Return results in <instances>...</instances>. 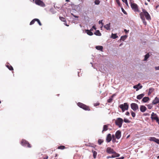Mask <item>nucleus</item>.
<instances>
[{
    "label": "nucleus",
    "instance_id": "41",
    "mask_svg": "<svg viewBox=\"0 0 159 159\" xmlns=\"http://www.w3.org/2000/svg\"><path fill=\"white\" fill-rule=\"evenodd\" d=\"M112 98H110V99H109L108 100H107V102H112Z\"/></svg>",
    "mask_w": 159,
    "mask_h": 159
},
{
    "label": "nucleus",
    "instance_id": "48",
    "mask_svg": "<svg viewBox=\"0 0 159 159\" xmlns=\"http://www.w3.org/2000/svg\"><path fill=\"white\" fill-rule=\"evenodd\" d=\"M124 157H120L119 158H116V159H124Z\"/></svg>",
    "mask_w": 159,
    "mask_h": 159
},
{
    "label": "nucleus",
    "instance_id": "34",
    "mask_svg": "<svg viewBox=\"0 0 159 159\" xmlns=\"http://www.w3.org/2000/svg\"><path fill=\"white\" fill-rule=\"evenodd\" d=\"M35 20H36V21H37L38 22L40 26H41L42 25V24L39 19H35Z\"/></svg>",
    "mask_w": 159,
    "mask_h": 159
},
{
    "label": "nucleus",
    "instance_id": "31",
    "mask_svg": "<svg viewBox=\"0 0 159 159\" xmlns=\"http://www.w3.org/2000/svg\"><path fill=\"white\" fill-rule=\"evenodd\" d=\"M124 122L125 123H130V121L128 119H126V118H124Z\"/></svg>",
    "mask_w": 159,
    "mask_h": 159
},
{
    "label": "nucleus",
    "instance_id": "51",
    "mask_svg": "<svg viewBox=\"0 0 159 159\" xmlns=\"http://www.w3.org/2000/svg\"><path fill=\"white\" fill-rule=\"evenodd\" d=\"M114 158V157H112V156L111 157H110V156L107 157V159H108L109 158Z\"/></svg>",
    "mask_w": 159,
    "mask_h": 159
},
{
    "label": "nucleus",
    "instance_id": "14",
    "mask_svg": "<svg viewBox=\"0 0 159 159\" xmlns=\"http://www.w3.org/2000/svg\"><path fill=\"white\" fill-rule=\"evenodd\" d=\"M140 109L142 112H143L146 110L147 108L144 106L141 105L140 106Z\"/></svg>",
    "mask_w": 159,
    "mask_h": 159
},
{
    "label": "nucleus",
    "instance_id": "53",
    "mask_svg": "<svg viewBox=\"0 0 159 159\" xmlns=\"http://www.w3.org/2000/svg\"><path fill=\"white\" fill-rule=\"evenodd\" d=\"M122 1L124 2H127V0H122Z\"/></svg>",
    "mask_w": 159,
    "mask_h": 159
},
{
    "label": "nucleus",
    "instance_id": "47",
    "mask_svg": "<svg viewBox=\"0 0 159 159\" xmlns=\"http://www.w3.org/2000/svg\"><path fill=\"white\" fill-rule=\"evenodd\" d=\"M71 15L74 17H76V18H78V16H75V15H74L72 13H71Z\"/></svg>",
    "mask_w": 159,
    "mask_h": 159
},
{
    "label": "nucleus",
    "instance_id": "27",
    "mask_svg": "<svg viewBox=\"0 0 159 159\" xmlns=\"http://www.w3.org/2000/svg\"><path fill=\"white\" fill-rule=\"evenodd\" d=\"M111 37L113 39H115L116 38H117L118 37L117 36L116 34H112Z\"/></svg>",
    "mask_w": 159,
    "mask_h": 159
},
{
    "label": "nucleus",
    "instance_id": "61",
    "mask_svg": "<svg viewBox=\"0 0 159 159\" xmlns=\"http://www.w3.org/2000/svg\"><path fill=\"white\" fill-rule=\"evenodd\" d=\"M93 30V28H92L91 29H90V31H92Z\"/></svg>",
    "mask_w": 159,
    "mask_h": 159
},
{
    "label": "nucleus",
    "instance_id": "42",
    "mask_svg": "<svg viewBox=\"0 0 159 159\" xmlns=\"http://www.w3.org/2000/svg\"><path fill=\"white\" fill-rule=\"evenodd\" d=\"M122 10L124 14H127L126 12L124 10V9L123 8H122Z\"/></svg>",
    "mask_w": 159,
    "mask_h": 159
},
{
    "label": "nucleus",
    "instance_id": "28",
    "mask_svg": "<svg viewBox=\"0 0 159 159\" xmlns=\"http://www.w3.org/2000/svg\"><path fill=\"white\" fill-rule=\"evenodd\" d=\"M127 37V36L126 35L122 36L121 37L120 39L124 41L126 39Z\"/></svg>",
    "mask_w": 159,
    "mask_h": 159
},
{
    "label": "nucleus",
    "instance_id": "15",
    "mask_svg": "<svg viewBox=\"0 0 159 159\" xmlns=\"http://www.w3.org/2000/svg\"><path fill=\"white\" fill-rule=\"evenodd\" d=\"M152 104L155 105L159 103V99L157 97L155 98V99L152 101Z\"/></svg>",
    "mask_w": 159,
    "mask_h": 159
},
{
    "label": "nucleus",
    "instance_id": "12",
    "mask_svg": "<svg viewBox=\"0 0 159 159\" xmlns=\"http://www.w3.org/2000/svg\"><path fill=\"white\" fill-rule=\"evenodd\" d=\"M107 152L108 153H115V152L111 148L108 147L107 148Z\"/></svg>",
    "mask_w": 159,
    "mask_h": 159
},
{
    "label": "nucleus",
    "instance_id": "5",
    "mask_svg": "<svg viewBox=\"0 0 159 159\" xmlns=\"http://www.w3.org/2000/svg\"><path fill=\"white\" fill-rule=\"evenodd\" d=\"M130 3L132 9L135 11H138V9L137 5L135 3H132L131 1L130 2Z\"/></svg>",
    "mask_w": 159,
    "mask_h": 159
},
{
    "label": "nucleus",
    "instance_id": "6",
    "mask_svg": "<svg viewBox=\"0 0 159 159\" xmlns=\"http://www.w3.org/2000/svg\"><path fill=\"white\" fill-rule=\"evenodd\" d=\"M131 108L134 111H136L138 110L139 107L138 105L135 103H132L131 104Z\"/></svg>",
    "mask_w": 159,
    "mask_h": 159
},
{
    "label": "nucleus",
    "instance_id": "46",
    "mask_svg": "<svg viewBox=\"0 0 159 159\" xmlns=\"http://www.w3.org/2000/svg\"><path fill=\"white\" fill-rule=\"evenodd\" d=\"M116 1L117 2V4L119 5H120V1H119V0H116Z\"/></svg>",
    "mask_w": 159,
    "mask_h": 159
},
{
    "label": "nucleus",
    "instance_id": "22",
    "mask_svg": "<svg viewBox=\"0 0 159 159\" xmlns=\"http://www.w3.org/2000/svg\"><path fill=\"white\" fill-rule=\"evenodd\" d=\"M94 34L98 36H101V34L100 33L99 30H96Z\"/></svg>",
    "mask_w": 159,
    "mask_h": 159
},
{
    "label": "nucleus",
    "instance_id": "16",
    "mask_svg": "<svg viewBox=\"0 0 159 159\" xmlns=\"http://www.w3.org/2000/svg\"><path fill=\"white\" fill-rule=\"evenodd\" d=\"M111 140V134H109L107 136L106 138V140L107 142H110Z\"/></svg>",
    "mask_w": 159,
    "mask_h": 159
},
{
    "label": "nucleus",
    "instance_id": "57",
    "mask_svg": "<svg viewBox=\"0 0 159 159\" xmlns=\"http://www.w3.org/2000/svg\"><path fill=\"white\" fill-rule=\"evenodd\" d=\"M125 4H126V5L127 6H128V3L127 2H127H125Z\"/></svg>",
    "mask_w": 159,
    "mask_h": 159
},
{
    "label": "nucleus",
    "instance_id": "17",
    "mask_svg": "<svg viewBox=\"0 0 159 159\" xmlns=\"http://www.w3.org/2000/svg\"><path fill=\"white\" fill-rule=\"evenodd\" d=\"M110 27H111V23H109L106 24L104 26V27L107 30H110Z\"/></svg>",
    "mask_w": 159,
    "mask_h": 159
},
{
    "label": "nucleus",
    "instance_id": "23",
    "mask_svg": "<svg viewBox=\"0 0 159 159\" xmlns=\"http://www.w3.org/2000/svg\"><path fill=\"white\" fill-rule=\"evenodd\" d=\"M96 48L97 50L102 51L103 49V47L102 46H96Z\"/></svg>",
    "mask_w": 159,
    "mask_h": 159
},
{
    "label": "nucleus",
    "instance_id": "26",
    "mask_svg": "<svg viewBox=\"0 0 159 159\" xmlns=\"http://www.w3.org/2000/svg\"><path fill=\"white\" fill-rule=\"evenodd\" d=\"M92 152L93 153V157L94 158H95L96 157L97 155V152L96 151L93 150L92 151Z\"/></svg>",
    "mask_w": 159,
    "mask_h": 159
},
{
    "label": "nucleus",
    "instance_id": "54",
    "mask_svg": "<svg viewBox=\"0 0 159 159\" xmlns=\"http://www.w3.org/2000/svg\"><path fill=\"white\" fill-rule=\"evenodd\" d=\"M156 114L154 113V112H152V114H151V115H152V116H154V115H156Z\"/></svg>",
    "mask_w": 159,
    "mask_h": 159
},
{
    "label": "nucleus",
    "instance_id": "13",
    "mask_svg": "<svg viewBox=\"0 0 159 159\" xmlns=\"http://www.w3.org/2000/svg\"><path fill=\"white\" fill-rule=\"evenodd\" d=\"M151 141H153L159 144V139L154 137H151L149 139Z\"/></svg>",
    "mask_w": 159,
    "mask_h": 159
},
{
    "label": "nucleus",
    "instance_id": "37",
    "mask_svg": "<svg viewBox=\"0 0 159 159\" xmlns=\"http://www.w3.org/2000/svg\"><path fill=\"white\" fill-rule=\"evenodd\" d=\"M103 142V140L101 139H99L98 140V143L101 144Z\"/></svg>",
    "mask_w": 159,
    "mask_h": 159
},
{
    "label": "nucleus",
    "instance_id": "40",
    "mask_svg": "<svg viewBox=\"0 0 159 159\" xmlns=\"http://www.w3.org/2000/svg\"><path fill=\"white\" fill-rule=\"evenodd\" d=\"M131 115H132V117H134L135 116V113L133 111H132V112H131Z\"/></svg>",
    "mask_w": 159,
    "mask_h": 159
},
{
    "label": "nucleus",
    "instance_id": "33",
    "mask_svg": "<svg viewBox=\"0 0 159 159\" xmlns=\"http://www.w3.org/2000/svg\"><path fill=\"white\" fill-rule=\"evenodd\" d=\"M65 147L64 146H60L58 147V148L59 149H63L65 148Z\"/></svg>",
    "mask_w": 159,
    "mask_h": 159
},
{
    "label": "nucleus",
    "instance_id": "63",
    "mask_svg": "<svg viewBox=\"0 0 159 159\" xmlns=\"http://www.w3.org/2000/svg\"><path fill=\"white\" fill-rule=\"evenodd\" d=\"M115 141V140L114 139H113V140H112V141L113 142H114Z\"/></svg>",
    "mask_w": 159,
    "mask_h": 159
},
{
    "label": "nucleus",
    "instance_id": "25",
    "mask_svg": "<svg viewBox=\"0 0 159 159\" xmlns=\"http://www.w3.org/2000/svg\"><path fill=\"white\" fill-rule=\"evenodd\" d=\"M113 154H114L112 155V157H118L120 156L119 154L116 153L115 152V153H114Z\"/></svg>",
    "mask_w": 159,
    "mask_h": 159
},
{
    "label": "nucleus",
    "instance_id": "21",
    "mask_svg": "<svg viewBox=\"0 0 159 159\" xmlns=\"http://www.w3.org/2000/svg\"><path fill=\"white\" fill-rule=\"evenodd\" d=\"M150 57V55L149 53H147L144 56V58L143 60V61H146L148 59L149 57Z\"/></svg>",
    "mask_w": 159,
    "mask_h": 159
},
{
    "label": "nucleus",
    "instance_id": "30",
    "mask_svg": "<svg viewBox=\"0 0 159 159\" xmlns=\"http://www.w3.org/2000/svg\"><path fill=\"white\" fill-rule=\"evenodd\" d=\"M60 19L63 22H66V21L65 20V19L63 17L60 16L59 17Z\"/></svg>",
    "mask_w": 159,
    "mask_h": 159
},
{
    "label": "nucleus",
    "instance_id": "35",
    "mask_svg": "<svg viewBox=\"0 0 159 159\" xmlns=\"http://www.w3.org/2000/svg\"><path fill=\"white\" fill-rule=\"evenodd\" d=\"M94 2L95 4L98 5L99 4L100 1L99 0H96Z\"/></svg>",
    "mask_w": 159,
    "mask_h": 159
},
{
    "label": "nucleus",
    "instance_id": "62",
    "mask_svg": "<svg viewBox=\"0 0 159 159\" xmlns=\"http://www.w3.org/2000/svg\"><path fill=\"white\" fill-rule=\"evenodd\" d=\"M66 1L67 2H69V0H66Z\"/></svg>",
    "mask_w": 159,
    "mask_h": 159
},
{
    "label": "nucleus",
    "instance_id": "45",
    "mask_svg": "<svg viewBox=\"0 0 159 159\" xmlns=\"http://www.w3.org/2000/svg\"><path fill=\"white\" fill-rule=\"evenodd\" d=\"M99 103H95L94 104V106H96L99 105Z\"/></svg>",
    "mask_w": 159,
    "mask_h": 159
},
{
    "label": "nucleus",
    "instance_id": "1",
    "mask_svg": "<svg viewBox=\"0 0 159 159\" xmlns=\"http://www.w3.org/2000/svg\"><path fill=\"white\" fill-rule=\"evenodd\" d=\"M140 17H144V16L145 18L147 20H149L151 19L150 16L149 14L146 11V10L143 9H142V12L140 14Z\"/></svg>",
    "mask_w": 159,
    "mask_h": 159
},
{
    "label": "nucleus",
    "instance_id": "29",
    "mask_svg": "<svg viewBox=\"0 0 159 159\" xmlns=\"http://www.w3.org/2000/svg\"><path fill=\"white\" fill-rule=\"evenodd\" d=\"M141 18L143 22V23L145 25H146V22L145 21L144 17H143V16H142V17H141Z\"/></svg>",
    "mask_w": 159,
    "mask_h": 159
},
{
    "label": "nucleus",
    "instance_id": "60",
    "mask_svg": "<svg viewBox=\"0 0 159 159\" xmlns=\"http://www.w3.org/2000/svg\"><path fill=\"white\" fill-rule=\"evenodd\" d=\"M122 44H123L122 43H121V44L119 45V46H121L122 45Z\"/></svg>",
    "mask_w": 159,
    "mask_h": 159
},
{
    "label": "nucleus",
    "instance_id": "52",
    "mask_svg": "<svg viewBox=\"0 0 159 159\" xmlns=\"http://www.w3.org/2000/svg\"><path fill=\"white\" fill-rule=\"evenodd\" d=\"M93 29H94L95 30H96V28L94 26H93V27H92V28Z\"/></svg>",
    "mask_w": 159,
    "mask_h": 159
},
{
    "label": "nucleus",
    "instance_id": "4",
    "mask_svg": "<svg viewBox=\"0 0 159 159\" xmlns=\"http://www.w3.org/2000/svg\"><path fill=\"white\" fill-rule=\"evenodd\" d=\"M77 105L78 106H79L80 107L83 108L84 110H90L88 106L82 103L79 102L78 103Z\"/></svg>",
    "mask_w": 159,
    "mask_h": 159
},
{
    "label": "nucleus",
    "instance_id": "8",
    "mask_svg": "<svg viewBox=\"0 0 159 159\" xmlns=\"http://www.w3.org/2000/svg\"><path fill=\"white\" fill-rule=\"evenodd\" d=\"M151 118L152 120H155L156 121V122L159 124V119L157 114L154 115L153 116H152V115H151Z\"/></svg>",
    "mask_w": 159,
    "mask_h": 159
},
{
    "label": "nucleus",
    "instance_id": "59",
    "mask_svg": "<svg viewBox=\"0 0 159 159\" xmlns=\"http://www.w3.org/2000/svg\"><path fill=\"white\" fill-rule=\"evenodd\" d=\"M116 95L115 94H113L112 96H111V98H113V97L114 96H115Z\"/></svg>",
    "mask_w": 159,
    "mask_h": 159
},
{
    "label": "nucleus",
    "instance_id": "50",
    "mask_svg": "<svg viewBox=\"0 0 159 159\" xmlns=\"http://www.w3.org/2000/svg\"><path fill=\"white\" fill-rule=\"evenodd\" d=\"M129 112L127 111L126 113V115H129Z\"/></svg>",
    "mask_w": 159,
    "mask_h": 159
},
{
    "label": "nucleus",
    "instance_id": "43",
    "mask_svg": "<svg viewBox=\"0 0 159 159\" xmlns=\"http://www.w3.org/2000/svg\"><path fill=\"white\" fill-rule=\"evenodd\" d=\"M155 69L156 70H159V66L155 67Z\"/></svg>",
    "mask_w": 159,
    "mask_h": 159
},
{
    "label": "nucleus",
    "instance_id": "7",
    "mask_svg": "<svg viewBox=\"0 0 159 159\" xmlns=\"http://www.w3.org/2000/svg\"><path fill=\"white\" fill-rule=\"evenodd\" d=\"M35 3L39 5L42 7L45 6V4L43 2L40 0H36L35 1Z\"/></svg>",
    "mask_w": 159,
    "mask_h": 159
},
{
    "label": "nucleus",
    "instance_id": "44",
    "mask_svg": "<svg viewBox=\"0 0 159 159\" xmlns=\"http://www.w3.org/2000/svg\"><path fill=\"white\" fill-rule=\"evenodd\" d=\"M102 20H100L98 22V23L99 24H101V25H102V24H103L102 22Z\"/></svg>",
    "mask_w": 159,
    "mask_h": 159
},
{
    "label": "nucleus",
    "instance_id": "58",
    "mask_svg": "<svg viewBox=\"0 0 159 159\" xmlns=\"http://www.w3.org/2000/svg\"><path fill=\"white\" fill-rule=\"evenodd\" d=\"M103 24H102V25H101V28H102V27L103 26Z\"/></svg>",
    "mask_w": 159,
    "mask_h": 159
},
{
    "label": "nucleus",
    "instance_id": "56",
    "mask_svg": "<svg viewBox=\"0 0 159 159\" xmlns=\"http://www.w3.org/2000/svg\"><path fill=\"white\" fill-rule=\"evenodd\" d=\"M125 4H126V5L127 6H128V3L127 2H127H125Z\"/></svg>",
    "mask_w": 159,
    "mask_h": 159
},
{
    "label": "nucleus",
    "instance_id": "32",
    "mask_svg": "<svg viewBox=\"0 0 159 159\" xmlns=\"http://www.w3.org/2000/svg\"><path fill=\"white\" fill-rule=\"evenodd\" d=\"M147 107L149 109H151L152 107V104H149L147 105Z\"/></svg>",
    "mask_w": 159,
    "mask_h": 159
},
{
    "label": "nucleus",
    "instance_id": "20",
    "mask_svg": "<svg viewBox=\"0 0 159 159\" xmlns=\"http://www.w3.org/2000/svg\"><path fill=\"white\" fill-rule=\"evenodd\" d=\"M144 95V94L142 93L138 95L137 97V98L138 99H141Z\"/></svg>",
    "mask_w": 159,
    "mask_h": 159
},
{
    "label": "nucleus",
    "instance_id": "39",
    "mask_svg": "<svg viewBox=\"0 0 159 159\" xmlns=\"http://www.w3.org/2000/svg\"><path fill=\"white\" fill-rule=\"evenodd\" d=\"M153 89H149V90L148 93V94H151L152 92L153 91Z\"/></svg>",
    "mask_w": 159,
    "mask_h": 159
},
{
    "label": "nucleus",
    "instance_id": "9",
    "mask_svg": "<svg viewBox=\"0 0 159 159\" xmlns=\"http://www.w3.org/2000/svg\"><path fill=\"white\" fill-rule=\"evenodd\" d=\"M21 143L23 146L27 145L28 147L30 148L31 146L29 143L25 140H22L21 141Z\"/></svg>",
    "mask_w": 159,
    "mask_h": 159
},
{
    "label": "nucleus",
    "instance_id": "64",
    "mask_svg": "<svg viewBox=\"0 0 159 159\" xmlns=\"http://www.w3.org/2000/svg\"><path fill=\"white\" fill-rule=\"evenodd\" d=\"M157 158L159 159V156L157 157Z\"/></svg>",
    "mask_w": 159,
    "mask_h": 159
},
{
    "label": "nucleus",
    "instance_id": "10",
    "mask_svg": "<svg viewBox=\"0 0 159 159\" xmlns=\"http://www.w3.org/2000/svg\"><path fill=\"white\" fill-rule=\"evenodd\" d=\"M116 137L117 139H119L121 136V132L120 130L117 131L116 133Z\"/></svg>",
    "mask_w": 159,
    "mask_h": 159
},
{
    "label": "nucleus",
    "instance_id": "18",
    "mask_svg": "<svg viewBox=\"0 0 159 159\" xmlns=\"http://www.w3.org/2000/svg\"><path fill=\"white\" fill-rule=\"evenodd\" d=\"M149 100V98L148 97H145L143 98L142 101L144 102H146Z\"/></svg>",
    "mask_w": 159,
    "mask_h": 159
},
{
    "label": "nucleus",
    "instance_id": "2",
    "mask_svg": "<svg viewBox=\"0 0 159 159\" xmlns=\"http://www.w3.org/2000/svg\"><path fill=\"white\" fill-rule=\"evenodd\" d=\"M123 120L120 118H117L115 121V124L119 128L121 127L123 123Z\"/></svg>",
    "mask_w": 159,
    "mask_h": 159
},
{
    "label": "nucleus",
    "instance_id": "38",
    "mask_svg": "<svg viewBox=\"0 0 159 159\" xmlns=\"http://www.w3.org/2000/svg\"><path fill=\"white\" fill-rule=\"evenodd\" d=\"M7 66L10 70H13V68L12 66Z\"/></svg>",
    "mask_w": 159,
    "mask_h": 159
},
{
    "label": "nucleus",
    "instance_id": "3",
    "mask_svg": "<svg viewBox=\"0 0 159 159\" xmlns=\"http://www.w3.org/2000/svg\"><path fill=\"white\" fill-rule=\"evenodd\" d=\"M119 107L121 109L122 111L124 112L125 110H128L129 106L127 103H125L123 104L120 105Z\"/></svg>",
    "mask_w": 159,
    "mask_h": 159
},
{
    "label": "nucleus",
    "instance_id": "36",
    "mask_svg": "<svg viewBox=\"0 0 159 159\" xmlns=\"http://www.w3.org/2000/svg\"><path fill=\"white\" fill-rule=\"evenodd\" d=\"M35 21H36V20H35V19H34L31 21V22H30V25H32L34 24Z\"/></svg>",
    "mask_w": 159,
    "mask_h": 159
},
{
    "label": "nucleus",
    "instance_id": "24",
    "mask_svg": "<svg viewBox=\"0 0 159 159\" xmlns=\"http://www.w3.org/2000/svg\"><path fill=\"white\" fill-rule=\"evenodd\" d=\"M86 32L87 33V34L89 35L92 36L93 35V33L89 30H86Z\"/></svg>",
    "mask_w": 159,
    "mask_h": 159
},
{
    "label": "nucleus",
    "instance_id": "19",
    "mask_svg": "<svg viewBox=\"0 0 159 159\" xmlns=\"http://www.w3.org/2000/svg\"><path fill=\"white\" fill-rule=\"evenodd\" d=\"M108 125H104L103 126V129L102 131L103 133V131H106L108 129Z\"/></svg>",
    "mask_w": 159,
    "mask_h": 159
},
{
    "label": "nucleus",
    "instance_id": "11",
    "mask_svg": "<svg viewBox=\"0 0 159 159\" xmlns=\"http://www.w3.org/2000/svg\"><path fill=\"white\" fill-rule=\"evenodd\" d=\"M142 88V86L140 85V83L137 85H136L133 86V88L136 89V91H138L139 89H141Z\"/></svg>",
    "mask_w": 159,
    "mask_h": 159
},
{
    "label": "nucleus",
    "instance_id": "49",
    "mask_svg": "<svg viewBox=\"0 0 159 159\" xmlns=\"http://www.w3.org/2000/svg\"><path fill=\"white\" fill-rule=\"evenodd\" d=\"M124 31L126 33L129 32V30H127L126 29H124Z\"/></svg>",
    "mask_w": 159,
    "mask_h": 159
},
{
    "label": "nucleus",
    "instance_id": "55",
    "mask_svg": "<svg viewBox=\"0 0 159 159\" xmlns=\"http://www.w3.org/2000/svg\"><path fill=\"white\" fill-rule=\"evenodd\" d=\"M48 156H46V157L44 158L43 159H48Z\"/></svg>",
    "mask_w": 159,
    "mask_h": 159
}]
</instances>
